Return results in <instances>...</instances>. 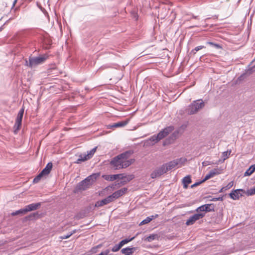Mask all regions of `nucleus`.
<instances>
[{
  "label": "nucleus",
  "instance_id": "nucleus-25",
  "mask_svg": "<svg viewBox=\"0 0 255 255\" xmlns=\"http://www.w3.org/2000/svg\"><path fill=\"white\" fill-rule=\"evenodd\" d=\"M231 153V150H227L226 151H225L223 152L222 153V158H223V160H226L227 159L229 155H230Z\"/></svg>",
  "mask_w": 255,
  "mask_h": 255
},
{
  "label": "nucleus",
  "instance_id": "nucleus-23",
  "mask_svg": "<svg viewBox=\"0 0 255 255\" xmlns=\"http://www.w3.org/2000/svg\"><path fill=\"white\" fill-rule=\"evenodd\" d=\"M149 140L151 141L152 142V144H154L157 142H158L160 140V139L158 138V135H154L152 136L149 139Z\"/></svg>",
  "mask_w": 255,
  "mask_h": 255
},
{
  "label": "nucleus",
  "instance_id": "nucleus-37",
  "mask_svg": "<svg viewBox=\"0 0 255 255\" xmlns=\"http://www.w3.org/2000/svg\"><path fill=\"white\" fill-rule=\"evenodd\" d=\"M101 246H102V245H99L97 246L96 247L93 248L91 249V252H92V253H96V252H97V249H98V248H101Z\"/></svg>",
  "mask_w": 255,
  "mask_h": 255
},
{
  "label": "nucleus",
  "instance_id": "nucleus-45",
  "mask_svg": "<svg viewBox=\"0 0 255 255\" xmlns=\"http://www.w3.org/2000/svg\"><path fill=\"white\" fill-rule=\"evenodd\" d=\"M221 199H222V198H218L214 199L213 201H218V200H220Z\"/></svg>",
  "mask_w": 255,
  "mask_h": 255
},
{
  "label": "nucleus",
  "instance_id": "nucleus-34",
  "mask_svg": "<svg viewBox=\"0 0 255 255\" xmlns=\"http://www.w3.org/2000/svg\"><path fill=\"white\" fill-rule=\"evenodd\" d=\"M102 177L107 181H112V175H103Z\"/></svg>",
  "mask_w": 255,
  "mask_h": 255
},
{
  "label": "nucleus",
  "instance_id": "nucleus-36",
  "mask_svg": "<svg viewBox=\"0 0 255 255\" xmlns=\"http://www.w3.org/2000/svg\"><path fill=\"white\" fill-rule=\"evenodd\" d=\"M211 178H212L211 176V175L209 173H208L205 177L204 179L201 181V182H204L205 181L210 179Z\"/></svg>",
  "mask_w": 255,
  "mask_h": 255
},
{
  "label": "nucleus",
  "instance_id": "nucleus-3",
  "mask_svg": "<svg viewBox=\"0 0 255 255\" xmlns=\"http://www.w3.org/2000/svg\"><path fill=\"white\" fill-rule=\"evenodd\" d=\"M186 161L184 158H180L174 160L169 162L166 164H163L162 166L164 168L165 173L175 168H179L181 167L184 163Z\"/></svg>",
  "mask_w": 255,
  "mask_h": 255
},
{
  "label": "nucleus",
  "instance_id": "nucleus-8",
  "mask_svg": "<svg viewBox=\"0 0 255 255\" xmlns=\"http://www.w3.org/2000/svg\"><path fill=\"white\" fill-rule=\"evenodd\" d=\"M174 129V128L172 126H169L164 128L162 130L160 131L157 134L158 135V138L161 140L166 136H167L170 132H171Z\"/></svg>",
  "mask_w": 255,
  "mask_h": 255
},
{
  "label": "nucleus",
  "instance_id": "nucleus-1",
  "mask_svg": "<svg viewBox=\"0 0 255 255\" xmlns=\"http://www.w3.org/2000/svg\"><path fill=\"white\" fill-rule=\"evenodd\" d=\"M131 154L130 151H127L114 157L111 161V164L115 169L126 168L131 165L134 161L129 159Z\"/></svg>",
  "mask_w": 255,
  "mask_h": 255
},
{
  "label": "nucleus",
  "instance_id": "nucleus-30",
  "mask_svg": "<svg viewBox=\"0 0 255 255\" xmlns=\"http://www.w3.org/2000/svg\"><path fill=\"white\" fill-rule=\"evenodd\" d=\"M76 232V230L72 231V232L66 235H63L60 237L61 239H66L69 238L70 236H71L73 234H74Z\"/></svg>",
  "mask_w": 255,
  "mask_h": 255
},
{
  "label": "nucleus",
  "instance_id": "nucleus-33",
  "mask_svg": "<svg viewBox=\"0 0 255 255\" xmlns=\"http://www.w3.org/2000/svg\"><path fill=\"white\" fill-rule=\"evenodd\" d=\"M254 172L253 171H252V169L250 167L248 170L245 172L244 173V176H250Z\"/></svg>",
  "mask_w": 255,
  "mask_h": 255
},
{
  "label": "nucleus",
  "instance_id": "nucleus-13",
  "mask_svg": "<svg viewBox=\"0 0 255 255\" xmlns=\"http://www.w3.org/2000/svg\"><path fill=\"white\" fill-rule=\"evenodd\" d=\"M212 206L211 204H205L201 206L196 209V211L198 212H209L212 211L210 207Z\"/></svg>",
  "mask_w": 255,
  "mask_h": 255
},
{
  "label": "nucleus",
  "instance_id": "nucleus-38",
  "mask_svg": "<svg viewBox=\"0 0 255 255\" xmlns=\"http://www.w3.org/2000/svg\"><path fill=\"white\" fill-rule=\"evenodd\" d=\"M208 43L209 44L211 45H213V46H215L217 48H221V46L219 44H215V43H214L211 42H208Z\"/></svg>",
  "mask_w": 255,
  "mask_h": 255
},
{
  "label": "nucleus",
  "instance_id": "nucleus-19",
  "mask_svg": "<svg viewBox=\"0 0 255 255\" xmlns=\"http://www.w3.org/2000/svg\"><path fill=\"white\" fill-rule=\"evenodd\" d=\"M128 123V121L119 122L111 126L112 128H117L125 126Z\"/></svg>",
  "mask_w": 255,
  "mask_h": 255
},
{
  "label": "nucleus",
  "instance_id": "nucleus-12",
  "mask_svg": "<svg viewBox=\"0 0 255 255\" xmlns=\"http://www.w3.org/2000/svg\"><path fill=\"white\" fill-rule=\"evenodd\" d=\"M243 191L244 190L243 189L235 190L230 193V197L233 200H238L240 198V197L242 196V194L241 193V192Z\"/></svg>",
  "mask_w": 255,
  "mask_h": 255
},
{
  "label": "nucleus",
  "instance_id": "nucleus-15",
  "mask_svg": "<svg viewBox=\"0 0 255 255\" xmlns=\"http://www.w3.org/2000/svg\"><path fill=\"white\" fill-rule=\"evenodd\" d=\"M136 250L135 248H126L121 250L122 254L124 255H132V254Z\"/></svg>",
  "mask_w": 255,
  "mask_h": 255
},
{
  "label": "nucleus",
  "instance_id": "nucleus-18",
  "mask_svg": "<svg viewBox=\"0 0 255 255\" xmlns=\"http://www.w3.org/2000/svg\"><path fill=\"white\" fill-rule=\"evenodd\" d=\"M158 216L157 214H156L155 215H152L149 217H147L145 219L143 220L140 223V225L146 224L148 223H149L151 221H152L153 219L157 218Z\"/></svg>",
  "mask_w": 255,
  "mask_h": 255
},
{
  "label": "nucleus",
  "instance_id": "nucleus-46",
  "mask_svg": "<svg viewBox=\"0 0 255 255\" xmlns=\"http://www.w3.org/2000/svg\"><path fill=\"white\" fill-rule=\"evenodd\" d=\"M16 1H17L16 0H15L14 1L13 3V6H14V5L15 4V3H16Z\"/></svg>",
  "mask_w": 255,
  "mask_h": 255
},
{
  "label": "nucleus",
  "instance_id": "nucleus-22",
  "mask_svg": "<svg viewBox=\"0 0 255 255\" xmlns=\"http://www.w3.org/2000/svg\"><path fill=\"white\" fill-rule=\"evenodd\" d=\"M233 184H234L233 181H231L226 186L222 187L220 189V192H223L230 189L233 186Z\"/></svg>",
  "mask_w": 255,
  "mask_h": 255
},
{
  "label": "nucleus",
  "instance_id": "nucleus-2",
  "mask_svg": "<svg viewBox=\"0 0 255 255\" xmlns=\"http://www.w3.org/2000/svg\"><path fill=\"white\" fill-rule=\"evenodd\" d=\"M99 173H94L87 177L79 184V189L85 190L93 184L99 177Z\"/></svg>",
  "mask_w": 255,
  "mask_h": 255
},
{
  "label": "nucleus",
  "instance_id": "nucleus-26",
  "mask_svg": "<svg viewBox=\"0 0 255 255\" xmlns=\"http://www.w3.org/2000/svg\"><path fill=\"white\" fill-rule=\"evenodd\" d=\"M135 238V237H133L130 239H125V240H122L121 242H120V244H121V245H122V246L123 247L124 245L128 243V242L131 241L132 240H133Z\"/></svg>",
  "mask_w": 255,
  "mask_h": 255
},
{
  "label": "nucleus",
  "instance_id": "nucleus-7",
  "mask_svg": "<svg viewBox=\"0 0 255 255\" xmlns=\"http://www.w3.org/2000/svg\"><path fill=\"white\" fill-rule=\"evenodd\" d=\"M204 216L205 214L204 213L195 214L189 218V219L186 222V225L187 226L193 225L195 223L196 221L204 217Z\"/></svg>",
  "mask_w": 255,
  "mask_h": 255
},
{
  "label": "nucleus",
  "instance_id": "nucleus-9",
  "mask_svg": "<svg viewBox=\"0 0 255 255\" xmlns=\"http://www.w3.org/2000/svg\"><path fill=\"white\" fill-rule=\"evenodd\" d=\"M165 173V172L164 168L162 165L160 167L156 168L154 171H153L150 174V176L152 179H154L160 176L161 175Z\"/></svg>",
  "mask_w": 255,
  "mask_h": 255
},
{
  "label": "nucleus",
  "instance_id": "nucleus-20",
  "mask_svg": "<svg viewBox=\"0 0 255 255\" xmlns=\"http://www.w3.org/2000/svg\"><path fill=\"white\" fill-rule=\"evenodd\" d=\"M221 172L222 170L220 168H216L210 171L209 173L211 175L212 177H213L216 175L221 174Z\"/></svg>",
  "mask_w": 255,
  "mask_h": 255
},
{
  "label": "nucleus",
  "instance_id": "nucleus-42",
  "mask_svg": "<svg viewBox=\"0 0 255 255\" xmlns=\"http://www.w3.org/2000/svg\"><path fill=\"white\" fill-rule=\"evenodd\" d=\"M202 182L201 181L200 182H197V183H195V184H193L192 186H191V188H193L197 185H199L200 184H201Z\"/></svg>",
  "mask_w": 255,
  "mask_h": 255
},
{
  "label": "nucleus",
  "instance_id": "nucleus-14",
  "mask_svg": "<svg viewBox=\"0 0 255 255\" xmlns=\"http://www.w3.org/2000/svg\"><path fill=\"white\" fill-rule=\"evenodd\" d=\"M40 203H33L26 206L25 207L26 212L36 210L40 206Z\"/></svg>",
  "mask_w": 255,
  "mask_h": 255
},
{
  "label": "nucleus",
  "instance_id": "nucleus-41",
  "mask_svg": "<svg viewBox=\"0 0 255 255\" xmlns=\"http://www.w3.org/2000/svg\"><path fill=\"white\" fill-rule=\"evenodd\" d=\"M212 163L209 161H204L202 162V164L204 166H206L207 165H210Z\"/></svg>",
  "mask_w": 255,
  "mask_h": 255
},
{
  "label": "nucleus",
  "instance_id": "nucleus-31",
  "mask_svg": "<svg viewBox=\"0 0 255 255\" xmlns=\"http://www.w3.org/2000/svg\"><path fill=\"white\" fill-rule=\"evenodd\" d=\"M43 176V175L40 173H39L34 179L33 182L34 183H38L39 180L41 179V177Z\"/></svg>",
  "mask_w": 255,
  "mask_h": 255
},
{
  "label": "nucleus",
  "instance_id": "nucleus-24",
  "mask_svg": "<svg viewBox=\"0 0 255 255\" xmlns=\"http://www.w3.org/2000/svg\"><path fill=\"white\" fill-rule=\"evenodd\" d=\"M26 213V210H25V208H23V209H21L19 210H17L15 212H12L11 213V215L12 216H16V215H19V214H22V215H24V214H25Z\"/></svg>",
  "mask_w": 255,
  "mask_h": 255
},
{
  "label": "nucleus",
  "instance_id": "nucleus-6",
  "mask_svg": "<svg viewBox=\"0 0 255 255\" xmlns=\"http://www.w3.org/2000/svg\"><path fill=\"white\" fill-rule=\"evenodd\" d=\"M96 149L97 147H94L90 151H88L87 154H81L80 155H79V158L75 162V163L77 164H79L81 162H84L91 158L93 157L94 153H95Z\"/></svg>",
  "mask_w": 255,
  "mask_h": 255
},
{
  "label": "nucleus",
  "instance_id": "nucleus-10",
  "mask_svg": "<svg viewBox=\"0 0 255 255\" xmlns=\"http://www.w3.org/2000/svg\"><path fill=\"white\" fill-rule=\"evenodd\" d=\"M127 190L128 189L127 188H123L115 192L114 193H113L112 195H111L113 200L117 199L125 194Z\"/></svg>",
  "mask_w": 255,
  "mask_h": 255
},
{
  "label": "nucleus",
  "instance_id": "nucleus-47",
  "mask_svg": "<svg viewBox=\"0 0 255 255\" xmlns=\"http://www.w3.org/2000/svg\"><path fill=\"white\" fill-rule=\"evenodd\" d=\"M194 18H196V16H193Z\"/></svg>",
  "mask_w": 255,
  "mask_h": 255
},
{
  "label": "nucleus",
  "instance_id": "nucleus-5",
  "mask_svg": "<svg viewBox=\"0 0 255 255\" xmlns=\"http://www.w3.org/2000/svg\"><path fill=\"white\" fill-rule=\"evenodd\" d=\"M47 58V56L46 55H42L37 57H30L29 63L28 64V61H26V64L32 68L42 63Z\"/></svg>",
  "mask_w": 255,
  "mask_h": 255
},
{
  "label": "nucleus",
  "instance_id": "nucleus-11",
  "mask_svg": "<svg viewBox=\"0 0 255 255\" xmlns=\"http://www.w3.org/2000/svg\"><path fill=\"white\" fill-rule=\"evenodd\" d=\"M113 201V200L110 195L103 200L97 201L95 204V206L98 207H101L104 205H107V204L110 203V202H112Z\"/></svg>",
  "mask_w": 255,
  "mask_h": 255
},
{
  "label": "nucleus",
  "instance_id": "nucleus-35",
  "mask_svg": "<svg viewBox=\"0 0 255 255\" xmlns=\"http://www.w3.org/2000/svg\"><path fill=\"white\" fill-rule=\"evenodd\" d=\"M156 236L155 235H150L146 238V240L148 242H151L155 239Z\"/></svg>",
  "mask_w": 255,
  "mask_h": 255
},
{
  "label": "nucleus",
  "instance_id": "nucleus-27",
  "mask_svg": "<svg viewBox=\"0 0 255 255\" xmlns=\"http://www.w3.org/2000/svg\"><path fill=\"white\" fill-rule=\"evenodd\" d=\"M124 177L123 174L112 175V181L115 180L118 178L124 179Z\"/></svg>",
  "mask_w": 255,
  "mask_h": 255
},
{
  "label": "nucleus",
  "instance_id": "nucleus-40",
  "mask_svg": "<svg viewBox=\"0 0 255 255\" xmlns=\"http://www.w3.org/2000/svg\"><path fill=\"white\" fill-rule=\"evenodd\" d=\"M112 187H106V188H105L100 193V195H103V194H105V192H106V191L107 190H108L110 188H112Z\"/></svg>",
  "mask_w": 255,
  "mask_h": 255
},
{
  "label": "nucleus",
  "instance_id": "nucleus-21",
  "mask_svg": "<svg viewBox=\"0 0 255 255\" xmlns=\"http://www.w3.org/2000/svg\"><path fill=\"white\" fill-rule=\"evenodd\" d=\"M23 113H24V109L22 108L18 112V114L17 115V116L15 121L17 122V123H19V122L21 123L22 119L23 116Z\"/></svg>",
  "mask_w": 255,
  "mask_h": 255
},
{
  "label": "nucleus",
  "instance_id": "nucleus-28",
  "mask_svg": "<svg viewBox=\"0 0 255 255\" xmlns=\"http://www.w3.org/2000/svg\"><path fill=\"white\" fill-rule=\"evenodd\" d=\"M246 194L248 196H251L255 194V187L248 190Z\"/></svg>",
  "mask_w": 255,
  "mask_h": 255
},
{
  "label": "nucleus",
  "instance_id": "nucleus-32",
  "mask_svg": "<svg viewBox=\"0 0 255 255\" xmlns=\"http://www.w3.org/2000/svg\"><path fill=\"white\" fill-rule=\"evenodd\" d=\"M21 125V123H20V122L17 123V122L15 121V124L14 126V128H15V132H16V130H18L19 129Z\"/></svg>",
  "mask_w": 255,
  "mask_h": 255
},
{
  "label": "nucleus",
  "instance_id": "nucleus-29",
  "mask_svg": "<svg viewBox=\"0 0 255 255\" xmlns=\"http://www.w3.org/2000/svg\"><path fill=\"white\" fill-rule=\"evenodd\" d=\"M122 247L121 244L119 243L118 245H116L112 249V251L113 252H116L120 250V249Z\"/></svg>",
  "mask_w": 255,
  "mask_h": 255
},
{
  "label": "nucleus",
  "instance_id": "nucleus-39",
  "mask_svg": "<svg viewBox=\"0 0 255 255\" xmlns=\"http://www.w3.org/2000/svg\"><path fill=\"white\" fill-rule=\"evenodd\" d=\"M205 48V47L204 46H197L195 48V49L193 50L194 51H195L196 52L199 51V50H201L203 48Z\"/></svg>",
  "mask_w": 255,
  "mask_h": 255
},
{
  "label": "nucleus",
  "instance_id": "nucleus-43",
  "mask_svg": "<svg viewBox=\"0 0 255 255\" xmlns=\"http://www.w3.org/2000/svg\"><path fill=\"white\" fill-rule=\"evenodd\" d=\"M127 178V180L128 181H129L130 180H131L132 178H133V175H129L128 176V177H126Z\"/></svg>",
  "mask_w": 255,
  "mask_h": 255
},
{
  "label": "nucleus",
  "instance_id": "nucleus-16",
  "mask_svg": "<svg viewBox=\"0 0 255 255\" xmlns=\"http://www.w3.org/2000/svg\"><path fill=\"white\" fill-rule=\"evenodd\" d=\"M52 168V163L49 162L46 165V167L42 170V171L41 172V173L43 176L47 175L50 173Z\"/></svg>",
  "mask_w": 255,
  "mask_h": 255
},
{
  "label": "nucleus",
  "instance_id": "nucleus-4",
  "mask_svg": "<svg viewBox=\"0 0 255 255\" xmlns=\"http://www.w3.org/2000/svg\"><path fill=\"white\" fill-rule=\"evenodd\" d=\"M204 102L202 100H198L189 106L187 109V113L190 115L195 114L200 109L204 107Z\"/></svg>",
  "mask_w": 255,
  "mask_h": 255
},
{
  "label": "nucleus",
  "instance_id": "nucleus-17",
  "mask_svg": "<svg viewBox=\"0 0 255 255\" xmlns=\"http://www.w3.org/2000/svg\"><path fill=\"white\" fill-rule=\"evenodd\" d=\"M191 182V177L189 175L185 176L182 180L183 187L185 189L188 188V185Z\"/></svg>",
  "mask_w": 255,
  "mask_h": 255
},
{
  "label": "nucleus",
  "instance_id": "nucleus-44",
  "mask_svg": "<svg viewBox=\"0 0 255 255\" xmlns=\"http://www.w3.org/2000/svg\"><path fill=\"white\" fill-rule=\"evenodd\" d=\"M250 167L252 169V171L254 172L255 171V164L252 165Z\"/></svg>",
  "mask_w": 255,
  "mask_h": 255
}]
</instances>
